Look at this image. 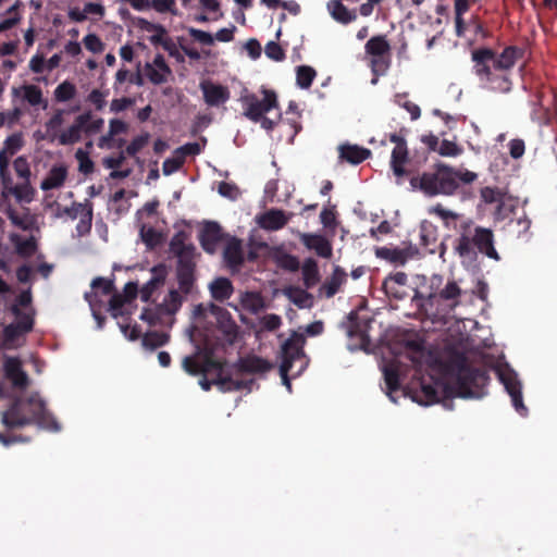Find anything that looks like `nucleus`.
Instances as JSON below:
<instances>
[{"label":"nucleus","instance_id":"obj_1","mask_svg":"<svg viewBox=\"0 0 557 557\" xmlns=\"http://www.w3.org/2000/svg\"><path fill=\"white\" fill-rule=\"evenodd\" d=\"M414 374L410 384L400 391V381L405 376L401 361L393 360L382 367L385 393L394 404L398 403L396 393L410 397L421 406H431L445 398H481L487 384L485 372L462 370L455 386L448 385V375L444 367L430 352L417 350L410 357Z\"/></svg>","mask_w":557,"mask_h":557},{"label":"nucleus","instance_id":"obj_2","mask_svg":"<svg viewBox=\"0 0 557 557\" xmlns=\"http://www.w3.org/2000/svg\"><path fill=\"white\" fill-rule=\"evenodd\" d=\"M412 302L429 317H442L461 304L463 290L454 280L444 283L442 275H416L412 281Z\"/></svg>","mask_w":557,"mask_h":557},{"label":"nucleus","instance_id":"obj_3","mask_svg":"<svg viewBox=\"0 0 557 557\" xmlns=\"http://www.w3.org/2000/svg\"><path fill=\"white\" fill-rule=\"evenodd\" d=\"M476 180V174L468 170H455L438 163L433 172L410 180L412 189H419L426 196H450L459 187V182L469 184Z\"/></svg>","mask_w":557,"mask_h":557},{"label":"nucleus","instance_id":"obj_4","mask_svg":"<svg viewBox=\"0 0 557 557\" xmlns=\"http://www.w3.org/2000/svg\"><path fill=\"white\" fill-rule=\"evenodd\" d=\"M182 368L190 375H198L212 370L218 372L216 377L212 382L206 379L199 380V385L203 391H209L211 384L216 385L222 392L242 391L246 387V382L237 377V369L212 361L199 352L184 357Z\"/></svg>","mask_w":557,"mask_h":557},{"label":"nucleus","instance_id":"obj_5","mask_svg":"<svg viewBox=\"0 0 557 557\" xmlns=\"http://www.w3.org/2000/svg\"><path fill=\"white\" fill-rule=\"evenodd\" d=\"M517 49L506 48L498 57L492 50L484 49L473 52V60L476 62L475 72L481 82L492 90L506 92L510 90V83L505 74L496 75L494 71H506L510 69L517 59Z\"/></svg>","mask_w":557,"mask_h":557},{"label":"nucleus","instance_id":"obj_6","mask_svg":"<svg viewBox=\"0 0 557 557\" xmlns=\"http://www.w3.org/2000/svg\"><path fill=\"white\" fill-rule=\"evenodd\" d=\"M33 422L46 430H60V425L46 410L44 400L37 394H33L26 401L16 399L2 413V423L8 428H22Z\"/></svg>","mask_w":557,"mask_h":557},{"label":"nucleus","instance_id":"obj_7","mask_svg":"<svg viewBox=\"0 0 557 557\" xmlns=\"http://www.w3.org/2000/svg\"><path fill=\"white\" fill-rule=\"evenodd\" d=\"M456 252L462 259V262H473L478 253L499 260V256L494 248V235L490 228L474 225L472 222L465 223L461 226L457 244Z\"/></svg>","mask_w":557,"mask_h":557},{"label":"nucleus","instance_id":"obj_8","mask_svg":"<svg viewBox=\"0 0 557 557\" xmlns=\"http://www.w3.org/2000/svg\"><path fill=\"white\" fill-rule=\"evenodd\" d=\"M112 282L97 277L91 282V292L85 294V299L88 301L95 319L98 320L99 327L101 326L100 318L98 315L97 305L101 300L100 296L109 297V310L114 318L125 313V305L129 302L138 293L137 283L129 282L125 285L123 294L112 295Z\"/></svg>","mask_w":557,"mask_h":557},{"label":"nucleus","instance_id":"obj_9","mask_svg":"<svg viewBox=\"0 0 557 557\" xmlns=\"http://www.w3.org/2000/svg\"><path fill=\"white\" fill-rule=\"evenodd\" d=\"M305 342L304 334L295 332L282 344L280 375L288 392L292 391L288 374L292 377L300 375L309 363L302 350Z\"/></svg>","mask_w":557,"mask_h":557},{"label":"nucleus","instance_id":"obj_10","mask_svg":"<svg viewBox=\"0 0 557 557\" xmlns=\"http://www.w3.org/2000/svg\"><path fill=\"white\" fill-rule=\"evenodd\" d=\"M193 320L195 326H201L202 323L207 322L215 324L219 330L222 331L228 338H233L237 334V325L233 320L231 313L214 304H199L194 307Z\"/></svg>","mask_w":557,"mask_h":557},{"label":"nucleus","instance_id":"obj_11","mask_svg":"<svg viewBox=\"0 0 557 557\" xmlns=\"http://www.w3.org/2000/svg\"><path fill=\"white\" fill-rule=\"evenodd\" d=\"M186 297L182 292L172 287L154 309L145 308L139 318L149 325L161 323L163 317H172L178 312Z\"/></svg>","mask_w":557,"mask_h":557},{"label":"nucleus","instance_id":"obj_12","mask_svg":"<svg viewBox=\"0 0 557 557\" xmlns=\"http://www.w3.org/2000/svg\"><path fill=\"white\" fill-rule=\"evenodd\" d=\"M495 372L511 398L512 406L521 416L528 412L522 399V384L518 373L508 363H498Z\"/></svg>","mask_w":557,"mask_h":557},{"label":"nucleus","instance_id":"obj_13","mask_svg":"<svg viewBox=\"0 0 557 557\" xmlns=\"http://www.w3.org/2000/svg\"><path fill=\"white\" fill-rule=\"evenodd\" d=\"M263 97L260 99L253 94L242 95L240 102L244 107V115L253 122H258L262 115L277 106L276 95L273 91L262 89Z\"/></svg>","mask_w":557,"mask_h":557},{"label":"nucleus","instance_id":"obj_14","mask_svg":"<svg viewBox=\"0 0 557 557\" xmlns=\"http://www.w3.org/2000/svg\"><path fill=\"white\" fill-rule=\"evenodd\" d=\"M12 102L16 103H27L33 108L42 109L47 108V101L44 98L42 90L39 86L34 84H24L18 87H12L11 89Z\"/></svg>","mask_w":557,"mask_h":557},{"label":"nucleus","instance_id":"obj_15","mask_svg":"<svg viewBox=\"0 0 557 557\" xmlns=\"http://www.w3.org/2000/svg\"><path fill=\"white\" fill-rule=\"evenodd\" d=\"M170 251L177 258L178 267H195L196 248L184 233L172 237Z\"/></svg>","mask_w":557,"mask_h":557},{"label":"nucleus","instance_id":"obj_16","mask_svg":"<svg viewBox=\"0 0 557 557\" xmlns=\"http://www.w3.org/2000/svg\"><path fill=\"white\" fill-rule=\"evenodd\" d=\"M389 50V45L382 36L371 38L366 45V51L372 55L371 66L374 74L383 73L387 69L385 55Z\"/></svg>","mask_w":557,"mask_h":557},{"label":"nucleus","instance_id":"obj_17","mask_svg":"<svg viewBox=\"0 0 557 557\" xmlns=\"http://www.w3.org/2000/svg\"><path fill=\"white\" fill-rule=\"evenodd\" d=\"M203 100L209 107H220L226 103L231 97L230 89L212 79H202L199 84Z\"/></svg>","mask_w":557,"mask_h":557},{"label":"nucleus","instance_id":"obj_18","mask_svg":"<svg viewBox=\"0 0 557 557\" xmlns=\"http://www.w3.org/2000/svg\"><path fill=\"white\" fill-rule=\"evenodd\" d=\"M293 216V213L280 209H269L256 216L257 224L265 231H278L283 228Z\"/></svg>","mask_w":557,"mask_h":557},{"label":"nucleus","instance_id":"obj_19","mask_svg":"<svg viewBox=\"0 0 557 557\" xmlns=\"http://www.w3.org/2000/svg\"><path fill=\"white\" fill-rule=\"evenodd\" d=\"M144 74L152 84L161 85L168 82L172 71L166 64L164 57L158 53L152 61L145 64Z\"/></svg>","mask_w":557,"mask_h":557},{"label":"nucleus","instance_id":"obj_20","mask_svg":"<svg viewBox=\"0 0 557 557\" xmlns=\"http://www.w3.org/2000/svg\"><path fill=\"white\" fill-rule=\"evenodd\" d=\"M24 146V137L22 133H14L5 138L3 147L0 150V177L5 180L10 158L18 152Z\"/></svg>","mask_w":557,"mask_h":557},{"label":"nucleus","instance_id":"obj_21","mask_svg":"<svg viewBox=\"0 0 557 557\" xmlns=\"http://www.w3.org/2000/svg\"><path fill=\"white\" fill-rule=\"evenodd\" d=\"M3 371L5 377L11 381L14 387L21 389L27 387L29 379L23 370L22 362L18 358L5 356L3 361Z\"/></svg>","mask_w":557,"mask_h":557},{"label":"nucleus","instance_id":"obj_22","mask_svg":"<svg viewBox=\"0 0 557 557\" xmlns=\"http://www.w3.org/2000/svg\"><path fill=\"white\" fill-rule=\"evenodd\" d=\"M391 141L395 144L391 157V168L394 175L398 178H401L404 175H406V170L404 166L408 160L407 145L405 139L396 134L391 135Z\"/></svg>","mask_w":557,"mask_h":557},{"label":"nucleus","instance_id":"obj_23","mask_svg":"<svg viewBox=\"0 0 557 557\" xmlns=\"http://www.w3.org/2000/svg\"><path fill=\"white\" fill-rule=\"evenodd\" d=\"M89 119L90 112H85L77 115L69 127L61 131L55 141L62 146H69L78 143L82 138L84 125Z\"/></svg>","mask_w":557,"mask_h":557},{"label":"nucleus","instance_id":"obj_24","mask_svg":"<svg viewBox=\"0 0 557 557\" xmlns=\"http://www.w3.org/2000/svg\"><path fill=\"white\" fill-rule=\"evenodd\" d=\"M168 276V269L163 264L156 265L151 269L150 278L141 287L139 295L143 301H149L153 293L163 286Z\"/></svg>","mask_w":557,"mask_h":557},{"label":"nucleus","instance_id":"obj_25","mask_svg":"<svg viewBox=\"0 0 557 557\" xmlns=\"http://www.w3.org/2000/svg\"><path fill=\"white\" fill-rule=\"evenodd\" d=\"M234 368L238 370L237 377L246 382V387L244 389L251 391V385L253 384V382L252 380L243 379L242 370L252 373H264L269 371L272 368V366L267 360L260 357L251 356L243 359L240 361V367Z\"/></svg>","mask_w":557,"mask_h":557},{"label":"nucleus","instance_id":"obj_26","mask_svg":"<svg viewBox=\"0 0 557 557\" xmlns=\"http://www.w3.org/2000/svg\"><path fill=\"white\" fill-rule=\"evenodd\" d=\"M221 237V228L215 222H207L199 234L201 246L209 253L216 251Z\"/></svg>","mask_w":557,"mask_h":557},{"label":"nucleus","instance_id":"obj_27","mask_svg":"<svg viewBox=\"0 0 557 557\" xmlns=\"http://www.w3.org/2000/svg\"><path fill=\"white\" fill-rule=\"evenodd\" d=\"M301 243L309 249L315 251L319 257L331 258L333 250L331 243L319 234H300Z\"/></svg>","mask_w":557,"mask_h":557},{"label":"nucleus","instance_id":"obj_28","mask_svg":"<svg viewBox=\"0 0 557 557\" xmlns=\"http://www.w3.org/2000/svg\"><path fill=\"white\" fill-rule=\"evenodd\" d=\"M3 184L2 196L7 197L9 194L13 195L18 202H30L34 198V191L28 182H23L20 185H12V181L5 172V180H1Z\"/></svg>","mask_w":557,"mask_h":557},{"label":"nucleus","instance_id":"obj_29","mask_svg":"<svg viewBox=\"0 0 557 557\" xmlns=\"http://www.w3.org/2000/svg\"><path fill=\"white\" fill-rule=\"evenodd\" d=\"M240 308L251 314H259L265 309V300L258 292H244L239 295Z\"/></svg>","mask_w":557,"mask_h":557},{"label":"nucleus","instance_id":"obj_30","mask_svg":"<svg viewBox=\"0 0 557 557\" xmlns=\"http://www.w3.org/2000/svg\"><path fill=\"white\" fill-rule=\"evenodd\" d=\"M67 177V171L64 165H54L42 180L40 187L42 190L60 188Z\"/></svg>","mask_w":557,"mask_h":557},{"label":"nucleus","instance_id":"obj_31","mask_svg":"<svg viewBox=\"0 0 557 557\" xmlns=\"http://www.w3.org/2000/svg\"><path fill=\"white\" fill-rule=\"evenodd\" d=\"M16 319V323H12L4 329V337L7 341H14L20 335L28 332L33 326V319L29 313H24Z\"/></svg>","mask_w":557,"mask_h":557},{"label":"nucleus","instance_id":"obj_32","mask_svg":"<svg viewBox=\"0 0 557 557\" xmlns=\"http://www.w3.org/2000/svg\"><path fill=\"white\" fill-rule=\"evenodd\" d=\"M371 151L357 145H342L339 147V156L351 164H358L368 159Z\"/></svg>","mask_w":557,"mask_h":557},{"label":"nucleus","instance_id":"obj_33","mask_svg":"<svg viewBox=\"0 0 557 557\" xmlns=\"http://www.w3.org/2000/svg\"><path fill=\"white\" fill-rule=\"evenodd\" d=\"M327 10L331 16L342 24H348L354 22L357 18V15L354 11H350L346 5H344L339 0H333L327 3Z\"/></svg>","mask_w":557,"mask_h":557},{"label":"nucleus","instance_id":"obj_34","mask_svg":"<svg viewBox=\"0 0 557 557\" xmlns=\"http://www.w3.org/2000/svg\"><path fill=\"white\" fill-rule=\"evenodd\" d=\"M209 290L215 300L223 301L233 294V285L226 277H218L209 284Z\"/></svg>","mask_w":557,"mask_h":557},{"label":"nucleus","instance_id":"obj_35","mask_svg":"<svg viewBox=\"0 0 557 557\" xmlns=\"http://www.w3.org/2000/svg\"><path fill=\"white\" fill-rule=\"evenodd\" d=\"M345 281V271L336 267L331 277L321 286L320 292L324 294L325 297L331 298L339 290Z\"/></svg>","mask_w":557,"mask_h":557},{"label":"nucleus","instance_id":"obj_36","mask_svg":"<svg viewBox=\"0 0 557 557\" xmlns=\"http://www.w3.org/2000/svg\"><path fill=\"white\" fill-rule=\"evenodd\" d=\"M64 113L62 109H58L51 117L45 123V129L47 131V137L49 143H55L57 138L61 133V127L64 123Z\"/></svg>","mask_w":557,"mask_h":557},{"label":"nucleus","instance_id":"obj_37","mask_svg":"<svg viewBox=\"0 0 557 557\" xmlns=\"http://www.w3.org/2000/svg\"><path fill=\"white\" fill-rule=\"evenodd\" d=\"M11 242L16 252L23 257L32 256L36 251V240L33 236L11 235Z\"/></svg>","mask_w":557,"mask_h":557},{"label":"nucleus","instance_id":"obj_38","mask_svg":"<svg viewBox=\"0 0 557 557\" xmlns=\"http://www.w3.org/2000/svg\"><path fill=\"white\" fill-rule=\"evenodd\" d=\"M482 198L485 202H499L497 207L496 214L498 218H506L507 211L511 210V203H507L504 198L500 197V194L492 188H484L482 190Z\"/></svg>","mask_w":557,"mask_h":557},{"label":"nucleus","instance_id":"obj_39","mask_svg":"<svg viewBox=\"0 0 557 557\" xmlns=\"http://www.w3.org/2000/svg\"><path fill=\"white\" fill-rule=\"evenodd\" d=\"M194 267H178L177 268V282L178 289L184 295H189L194 287Z\"/></svg>","mask_w":557,"mask_h":557},{"label":"nucleus","instance_id":"obj_40","mask_svg":"<svg viewBox=\"0 0 557 557\" xmlns=\"http://www.w3.org/2000/svg\"><path fill=\"white\" fill-rule=\"evenodd\" d=\"M284 294L299 308H310L313 304L311 295L302 288L288 287L285 289Z\"/></svg>","mask_w":557,"mask_h":557},{"label":"nucleus","instance_id":"obj_41","mask_svg":"<svg viewBox=\"0 0 557 557\" xmlns=\"http://www.w3.org/2000/svg\"><path fill=\"white\" fill-rule=\"evenodd\" d=\"M224 258L231 268H236L242 264L244 257L239 240L233 239L227 244L224 249Z\"/></svg>","mask_w":557,"mask_h":557},{"label":"nucleus","instance_id":"obj_42","mask_svg":"<svg viewBox=\"0 0 557 557\" xmlns=\"http://www.w3.org/2000/svg\"><path fill=\"white\" fill-rule=\"evenodd\" d=\"M306 287H312L319 280L318 264L313 259H306L301 267Z\"/></svg>","mask_w":557,"mask_h":557},{"label":"nucleus","instance_id":"obj_43","mask_svg":"<svg viewBox=\"0 0 557 557\" xmlns=\"http://www.w3.org/2000/svg\"><path fill=\"white\" fill-rule=\"evenodd\" d=\"M128 129L127 123L119 119H112L109 122V131L108 134L102 136L99 140V147L103 148L109 140H111L114 136L119 134H124Z\"/></svg>","mask_w":557,"mask_h":557},{"label":"nucleus","instance_id":"obj_44","mask_svg":"<svg viewBox=\"0 0 557 557\" xmlns=\"http://www.w3.org/2000/svg\"><path fill=\"white\" fill-rule=\"evenodd\" d=\"M169 342V335L160 332H147L143 336V346L148 350H154Z\"/></svg>","mask_w":557,"mask_h":557},{"label":"nucleus","instance_id":"obj_45","mask_svg":"<svg viewBox=\"0 0 557 557\" xmlns=\"http://www.w3.org/2000/svg\"><path fill=\"white\" fill-rule=\"evenodd\" d=\"M271 257L276 261V263L287 270L295 271L299 268V262L297 258L292 255L284 252L281 249H274L271 252Z\"/></svg>","mask_w":557,"mask_h":557},{"label":"nucleus","instance_id":"obj_46","mask_svg":"<svg viewBox=\"0 0 557 557\" xmlns=\"http://www.w3.org/2000/svg\"><path fill=\"white\" fill-rule=\"evenodd\" d=\"M146 29L148 32H154V34L150 36L152 44H159L164 49H169V46H172V40L166 36V30L162 25L149 24Z\"/></svg>","mask_w":557,"mask_h":557},{"label":"nucleus","instance_id":"obj_47","mask_svg":"<svg viewBox=\"0 0 557 557\" xmlns=\"http://www.w3.org/2000/svg\"><path fill=\"white\" fill-rule=\"evenodd\" d=\"M54 99L58 102H66L72 100L76 95V87L74 84L64 81L53 91Z\"/></svg>","mask_w":557,"mask_h":557},{"label":"nucleus","instance_id":"obj_48","mask_svg":"<svg viewBox=\"0 0 557 557\" xmlns=\"http://www.w3.org/2000/svg\"><path fill=\"white\" fill-rule=\"evenodd\" d=\"M376 255L380 258H384L397 264H405L408 260L407 253L400 249L381 248L377 250Z\"/></svg>","mask_w":557,"mask_h":557},{"label":"nucleus","instance_id":"obj_49","mask_svg":"<svg viewBox=\"0 0 557 557\" xmlns=\"http://www.w3.org/2000/svg\"><path fill=\"white\" fill-rule=\"evenodd\" d=\"M315 77V71L306 65H301L297 67V85L302 88L307 89L311 86L313 78Z\"/></svg>","mask_w":557,"mask_h":557},{"label":"nucleus","instance_id":"obj_50","mask_svg":"<svg viewBox=\"0 0 557 557\" xmlns=\"http://www.w3.org/2000/svg\"><path fill=\"white\" fill-rule=\"evenodd\" d=\"M7 214L11 222L22 230H28L33 225V219L28 213H18L12 208L7 209Z\"/></svg>","mask_w":557,"mask_h":557},{"label":"nucleus","instance_id":"obj_51","mask_svg":"<svg viewBox=\"0 0 557 557\" xmlns=\"http://www.w3.org/2000/svg\"><path fill=\"white\" fill-rule=\"evenodd\" d=\"M75 158L78 162V170L84 174H90L94 171V162L89 158L88 151L79 148L75 152Z\"/></svg>","mask_w":557,"mask_h":557},{"label":"nucleus","instance_id":"obj_52","mask_svg":"<svg viewBox=\"0 0 557 557\" xmlns=\"http://www.w3.org/2000/svg\"><path fill=\"white\" fill-rule=\"evenodd\" d=\"M437 152L442 157H458L462 153V148L453 140L444 139L440 143Z\"/></svg>","mask_w":557,"mask_h":557},{"label":"nucleus","instance_id":"obj_53","mask_svg":"<svg viewBox=\"0 0 557 557\" xmlns=\"http://www.w3.org/2000/svg\"><path fill=\"white\" fill-rule=\"evenodd\" d=\"M150 135L148 133H143L135 137L131 144L126 147L125 152L128 156H136L137 152H139L144 147L147 146L149 143Z\"/></svg>","mask_w":557,"mask_h":557},{"label":"nucleus","instance_id":"obj_54","mask_svg":"<svg viewBox=\"0 0 557 557\" xmlns=\"http://www.w3.org/2000/svg\"><path fill=\"white\" fill-rule=\"evenodd\" d=\"M183 163V157L175 150L174 154L163 162L162 172L164 175H171L175 173Z\"/></svg>","mask_w":557,"mask_h":557},{"label":"nucleus","instance_id":"obj_55","mask_svg":"<svg viewBox=\"0 0 557 557\" xmlns=\"http://www.w3.org/2000/svg\"><path fill=\"white\" fill-rule=\"evenodd\" d=\"M14 171L20 178L25 182H28L30 176V169L28 161L25 157H18L13 162Z\"/></svg>","mask_w":557,"mask_h":557},{"label":"nucleus","instance_id":"obj_56","mask_svg":"<svg viewBox=\"0 0 557 557\" xmlns=\"http://www.w3.org/2000/svg\"><path fill=\"white\" fill-rule=\"evenodd\" d=\"M218 191L222 197L231 200H236L240 196L239 188L235 184L227 182H221Z\"/></svg>","mask_w":557,"mask_h":557},{"label":"nucleus","instance_id":"obj_57","mask_svg":"<svg viewBox=\"0 0 557 557\" xmlns=\"http://www.w3.org/2000/svg\"><path fill=\"white\" fill-rule=\"evenodd\" d=\"M85 48L92 53H99L104 49V45L96 34H88L84 37Z\"/></svg>","mask_w":557,"mask_h":557},{"label":"nucleus","instance_id":"obj_58","mask_svg":"<svg viewBox=\"0 0 557 557\" xmlns=\"http://www.w3.org/2000/svg\"><path fill=\"white\" fill-rule=\"evenodd\" d=\"M92 221V211H85L84 215L78 219V223L76 224V233L77 236H85L90 232Z\"/></svg>","mask_w":557,"mask_h":557},{"label":"nucleus","instance_id":"obj_59","mask_svg":"<svg viewBox=\"0 0 557 557\" xmlns=\"http://www.w3.org/2000/svg\"><path fill=\"white\" fill-rule=\"evenodd\" d=\"M30 301H32V295H30L29 289L24 290L18 295L16 302L12 307V311L16 318L24 314L21 312L20 308L28 307L30 305Z\"/></svg>","mask_w":557,"mask_h":557},{"label":"nucleus","instance_id":"obj_60","mask_svg":"<svg viewBox=\"0 0 557 557\" xmlns=\"http://www.w3.org/2000/svg\"><path fill=\"white\" fill-rule=\"evenodd\" d=\"M149 8L159 13H175V0H149Z\"/></svg>","mask_w":557,"mask_h":557},{"label":"nucleus","instance_id":"obj_61","mask_svg":"<svg viewBox=\"0 0 557 557\" xmlns=\"http://www.w3.org/2000/svg\"><path fill=\"white\" fill-rule=\"evenodd\" d=\"M85 211H92L89 203H73L71 207L64 209V213L71 219H81Z\"/></svg>","mask_w":557,"mask_h":557},{"label":"nucleus","instance_id":"obj_62","mask_svg":"<svg viewBox=\"0 0 557 557\" xmlns=\"http://www.w3.org/2000/svg\"><path fill=\"white\" fill-rule=\"evenodd\" d=\"M261 327L267 331H275L277 330L282 324V319L280 315L270 313L265 314L260 320Z\"/></svg>","mask_w":557,"mask_h":557},{"label":"nucleus","instance_id":"obj_63","mask_svg":"<svg viewBox=\"0 0 557 557\" xmlns=\"http://www.w3.org/2000/svg\"><path fill=\"white\" fill-rule=\"evenodd\" d=\"M140 237L148 247H154L160 239L159 234L153 228L146 226L140 228Z\"/></svg>","mask_w":557,"mask_h":557},{"label":"nucleus","instance_id":"obj_64","mask_svg":"<svg viewBox=\"0 0 557 557\" xmlns=\"http://www.w3.org/2000/svg\"><path fill=\"white\" fill-rule=\"evenodd\" d=\"M264 53L269 59L274 61H282L285 57L283 49L275 41H270L267 44Z\"/></svg>","mask_w":557,"mask_h":557}]
</instances>
